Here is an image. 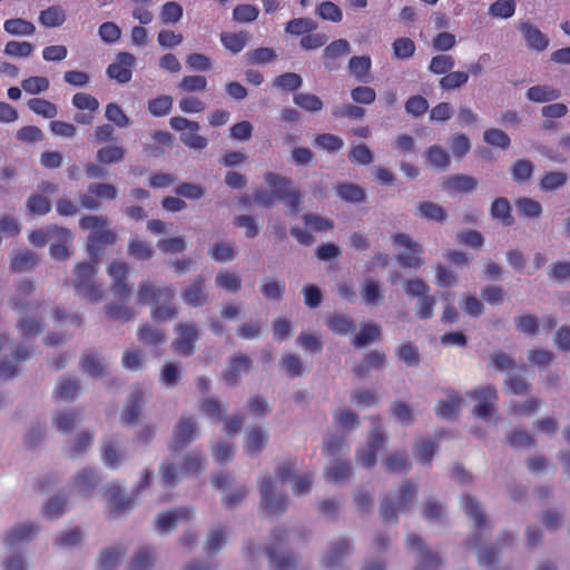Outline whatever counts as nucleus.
I'll return each mask as SVG.
<instances>
[{
	"instance_id": "nucleus-1",
	"label": "nucleus",
	"mask_w": 570,
	"mask_h": 570,
	"mask_svg": "<svg viewBox=\"0 0 570 570\" xmlns=\"http://www.w3.org/2000/svg\"><path fill=\"white\" fill-rule=\"evenodd\" d=\"M108 225L109 220L105 216H83L79 220V226L82 229L90 230L87 242L90 262L77 264L73 286L79 296L87 298L91 303L99 302L104 296L101 285L95 282L98 259L102 254L104 247L114 245L117 240L116 233L112 229H108Z\"/></svg>"
},
{
	"instance_id": "nucleus-2",
	"label": "nucleus",
	"mask_w": 570,
	"mask_h": 570,
	"mask_svg": "<svg viewBox=\"0 0 570 570\" xmlns=\"http://www.w3.org/2000/svg\"><path fill=\"white\" fill-rule=\"evenodd\" d=\"M175 295L173 286L156 287L149 281L141 282L137 292L139 304L153 305L151 317L156 322H165L178 316V309L174 305Z\"/></svg>"
},
{
	"instance_id": "nucleus-3",
	"label": "nucleus",
	"mask_w": 570,
	"mask_h": 570,
	"mask_svg": "<svg viewBox=\"0 0 570 570\" xmlns=\"http://www.w3.org/2000/svg\"><path fill=\"white\" fill-rule=\"evenodd\" d=\"M416 485L405 481L399 489L396 502L385 498L381 502L380 515L384 522H396L397 512H405L410 509L416 497Z\"/></svg>"
},
{
	"instance_id": "nucleus-4",
	"label": "nucleus",
	"mask_w": 570,
	"mask_h": 570,
	"mask_svg": "<svg viewBox=\"0 0 570 570\" xmlns=\"http://www.w3.org/2000/svg\"><path fill=\"white\" fill-rule=\"evenodd\" d=\"M264 179L275 198L284 202L293 214H297L301 210L302 194L297 189L292 188V180L289 178L268 171L265 174Z\"/></svg>"
},
{
	"instance_id": "nucleus-5",
	"label": "nucleus",
	"mask_w": 570,
	"mask_h": 570,
	"mask_svg": "<svg viewBox=\"0 0 570 570\" xmlns=\"http://www.w3.org/2000/svg\"><path fill=\"white\" fill-rule=\"evenodd\" d=\"M288 533L284 529H277L271 534V541L266 547L272 570H295L296 560L289 552H284Z\"/></svg>"
},
{
	"instance_id": "nucleus-6",
	"label": "nucleus",
	"mask_w": 570,
	"mask_h": 570,
	"mask_svg": "<svg viewBox=\"0 0 570 570\" xmlns=\"http://www.w3.org/2000/svg\"><path fill=\"white\" fill-rule=\"evenodd\" d=\"M404 291L407 295L420 298L417 304L416 315L421 320H429L433 316V308L435 306V298L429 295V285L420 279H410L404 283Z\"/></svg>"
},
{
	"instance_id": "nucleus-7",
	"label": "nucleus",
	"mask_w": 570,
	"mask_h": 570,
	"mask_svg": "<svg viewBox=\"0 0 570 570\" xmlns=\"http://www.w3.org/2000/svg\"><path fill=\"white\" fill-rule=\"evenodd\" d=\"M177 334L171 343L175 353L181 356H190L195 353V345L199 340V332L195 323L180 322L175 326Z\"/></svg>"
},
{
	"instance_id": "nucleus-8",
	"label": "nucleus",
	"mask_w": 570,
	"mask_h": 570,
	"mask_svg": "<svg viewBox=\"0 0 570 570\" xmlns=\"http://www.w3.org/2000/svg\"><path fill=\"white\" fill-rule=\"evenodd\" d=\"M35 291V285L30 279L23 278L16 285V292L9 299V306L17 313H26L40 308L43 304L42 301L32 303L30 295Z\"/></svg>"
},
{
	"instance_id": "nucleus-9",
	"label": "nucleus",
	"mask_w": 570,
	"mask_h": 570,
	"mask_svg": "<svg viewBox=\"0 0 570 570\" xmlns=\"http://www.w3.org/2000/svg\"><path fill=\"white\" fill-rule=\"evenodd\" d=\"M406 547L417 551L416 570H438L443 566V560L440 556L430 551L417 534L409 533L406 535Z\"/></svg>"
},
{
	"instance_id": "nucleus-10",
	"label": "nucleus",
	"mask_w": 570,
	"mask_h": 570,
	"mask_svg": "<svg viewBox=\"0 0 570 570\" xmlns=\"http://www.w3.org/2000/svg\"><path fill=\"white\" fill-rule=\"evenodd\" d=\"M108 274L114 295L119 299H127L132 292V286L128 283L129 265L125 262H112L108 267Z\"/></svg>"
},
{
	"instance_id": "nucleus-11",
	"label": "nucleus",
	"mask_w": 570,
	"mask_h": 570,
	"mask_svg": "<svg viewBox=\"0 0 570 570\" xmlns=\"http://www.w3.org/2000/svg\"><path fill=\"white\" fill-rule=\"evenodd\" d=\"M386 441L381 428H374L370 433L366 448L356 454L357 463L367 469L373 468L376 464L377 452L385 446Z\"/></svg>"
},
{
	"instance_id": "nucleus-12",
	"label": "nucleus",
	"mask_w": 570,
	"mask_h": 570,
	"mask_svg": "<svg viewBox=\"0 0 570 570\" xmlns=\"http://www.w3.org/2000/svg\"><path fill=\"white\" fill-rule=\"evenodd\" d=\"M262 505L267 514H282L285 512L288 499L285 494L275 495L274 481L271 478H264L261 483Z\"/></svg>"
},
{
	"instance_id": "nucleus-13",
	"label": "nucleus",
	"mask_w": 570,
	"mask_h": 570,
	"mask_svg": "<svg viewBox=\"0 0 570 570\" xmlns=\"http://www.w3.org/2000/svg\"><path fill=\"white\" fill-rule=\"evenodd\" d=\"M136 58L130 52H119L112 63L107 67V76L119 83H127L132 78Z\"/></svg>"
},
{
	"instance_id": "nucleus-14",
	"label": "nucleus",
	"mask_w": 570,
	"mask_h": 570,
	"mask_svg": "<svg viewBox=\"0 0 570 570\" xmlns=\"http://www.w3.org/2000/svg\"><path fill=\"white\" fill-rule=\"evenodd\" d=\"M393 243L397 246H403L410 250L409 255H399L397 261L403 267H420L424 261L419 255L423 253L422 247L413 242V239L403 233H397L392 236Z\"/></svg>"
},
{
	"instance_id": "nucleus-15",
	"label": "nucleus",
	"mask_w": 570,
	"mask_h": 570,
	"mask_svg": "<svg viewBox=\"0 0 570 570\" xmlns=\"http://www.w3.org/2000/svg\"><path fill=\"white\" fill-rule=\"evenodd\" d=\"M470 397L478 401L473 413L482 419H489L494 412L498 392L494 385H488L470 393Z\"/></svg>"
},
{
	"instance_id": "nucleus-16",
	"label": "nucleus",
	"mask_w": 570,
	"mask_h": 570,
	"mask_svg": "<svg viewBox=\"0 0 570 570\" xmlns=\"http://www.w3.org/2000/svg\"><path fill=\"white\" fill-rule=\"evenodd\" d=\"M197 435V423L193 416H181L174 429L173 448L183 449L191 443Z\"/></svg>"
},
{
	"instance_id": "nucleus-17",
	"label": "nucleus",
	"mask_w": 570,
	"mask_h": 570,
	"mask_svg": "<svg viewBox=\"0 0 570 570\" xmlns=\"http://www.w3.org/2000/svg\"><path fill=\"white\" fill-rule=\"evenodd\" d=\"M69 240L71 233L63 227L50 225L47 228L36 229L29 234V240L37 247L45 246L50 239Z\"/></svg>"
},
{
	"instance_id": "nucleus-18",
	"label": "nucleus",
	"mask_w": 570,
	"mask_h": 570,
	"mask_svg": "<svg viewBox=\"0 0 570 570\" xmlns=\"http://www.w3.org/2000/svg\"><path fill=\"white\" fill-rule=\"evenodd\" d=\"M205 287L203 276L195 278L181 293L184 303L191 307L203 306L208 299Z\"/></svg>"
},
{
	"instance_id": "nucleus-19",
	"label": "nucleus",
	"mask_w": 570,
	"mask_h": 570,
	"mask_svg": "<svg viewBox=\"0 0 570 570\" xmlns=\"http://www.w3.org/2000/svg\"><path fill=\"white\" fill-rule=\"evenodd\" d=\"M351 47L347 40L338 39L325 47L323 52L324 66L328 71L338 69V58L350 53Z\"/></svg>"
},
{
	"instance_id": "nucleus-20",
	"label": "nucleus",
	"mask_w": 570,
	"mask_h": 570,
	"mask_svg": "<svg viewBox=\"0 0 570 570\" xmlns=\"http://www.w3.org/2000/svg\"><path fill=\"white\" fill-rule=\"evenodd\" d=\"M193 510L190 508H179L167 511L157 517V530L159 532H169L174 530L178 521H187L191 518Z\"/></svg>"
},
{
	"instance_id": "nucleus-21",
	"label": "nucleus",
	"mask_w": 570,
	"mask_h": 570,
	"mask_svg": "<svg viewBox=\"0 0 570 570\" xmlns=\"http://www.w3.org/2000/svg\"><path fill=\"white\" fill-rule=\"evenodd\" d=\"M107 494L109 497V514L111 517H118L132 509L134 500L121 495L120 488L116 484L108 485Z\"/></svg>"
},
{
	"instance_id": "nucleus-22",
	"label": "nucleus",
	"mask_w": 570,
	"mask_h": 570,
	"mask_svg": "<svg viewBox=\"0 0 570 570\" xmlns=\"http://www.w3.org/2000/svg\"><path fill=\"white\" fill-rule=\"evenodd\" d=\"M443 187L449 193H471L478 187V180L470 175L455 174L444 178Z\"/></svg>"
},
{
	"instance_id": "nucleus-23",
	"label": "nucleus",
	"mask_w": 570,
	"mask_h": 570,
	"mask_svg": "<svg viewBox=\"0 0 570 570\" xmlns=\"http://www.w3.org/2000/svg\"><path fill=\"white\" fill-rule=\"evenodd\" d=\"M350 551L351 546L345 539H341L332 543L327 553L323 558L324 567L328 570L335 569L348 556Z\"/></svg>"
},
{
	"instance_id": "nucleus-24",
	"label": "nucleus",
	"mask_w": 570,
	"mask_h": 570,
	"mask_svg": "<svg viewBox=\"0 0 570 570\" xmlns=\"http://www.w3.org/2000/svg\"><path fill=\"white\" fill-rule=\"evenodd\" d=\"M519 30L522 32L525 42L530 49L543 51L549 45V39L540 29L530 22H521Z\"/></svg>"
},
{
	"instance_id": "nucleus-25",
	"label": "nucleus",
	"mask_w": 570,
	"mask_h": 570,
	"mask_svg": "<svg viewBox=\"0 0 570 570\" xmlns=\"http://www.w3.org/2000/svg\"><path fill=\"white\" fill-rule=\"evenodd\" d=\"M252 365V361L246 355H237L233 356L229 361V364L224 372L225 382L234 386L238 383L239 377L243 372H247Z\"/></svg>"
},
{
	"instance_id": "nucleus-26",
	"label": "nucleus",
	"mask_w": 570,
	"mask_h": 570,
	"mask_svg": "<svg viewBox=\"0 0 570 570\" xmlns=\"http://www.w3.org/2000/svg\"><path fill=\"white\" fill-rule=\"evenodd\" d=\"M138 341L147 347L158 348L166 342V334L163 330L151 326L149 324H142L139 326L137 332Z\"/></svg>"
},
{
	"instance_id": "nucleus-27",
	"label": "nucleus",
	"mask_w": 570,
	"mask_h": 570,
	"mask_svg": "<svg viewBox=\"0 0 570 570\" xmlns=\"http://www.w3.org/2000/svg\"><path fill=\"white\" fill-rule=\"evenodd\" d=\"M220 42L226 50L232 52L233 55H237L247 46L250 39V35L246 31L230 32L223 31L220 32Z\"/></svg>"
},
{
	"instance_id": "nucleus-28",
	"label": "nucleus",
	"mask_w": 570,
	"mask_h": 570,
	"mask_svg": "<svg viewBox=\"0 0 570 570\" xmlns=\"http://www.w3.org/2000/svg\"><path fill=\"white\" fill-rule=\"evenodd\" d=\"M39 527L35 523H21L9 530L4 537L7 544L30 541L38 533Z\"/></svg>"
},
{
	"instance_id": "nucleus-29",
	"label": "nucleus",
	"mask_w": 570,
	"mask_h": 570,
	"mask_svg": "<svg viewBox=\"0 0 570 570\" xmlns=\"http://www.w3.org/2000/svg\"><path fill=\"white\" fill-rule=\"evenodd\" d=\"M144 405V393L141 391H135L130 394L121 415L122 422L126 424L136 423L137 419L141 413Z\"/></svg>"
},
{
	"instance_id": "nucleus-30",
	"label": "nucleus",
	"mask_w": 570,
	"mask_h": 570,
	"mask_svg": "<svg viewBox=\"0 0 570 570\" xmlns=\"http://www.w3.org/2000/svg\"><path fill=\"white\" fill-rule=\"evenodd\" d=\"M490 213L493 219L501 222L504 226H511L514 223L510 202L504 197L493 200Z\"/></svg>"
},
{
	"instance_id": "nucleus-31",
	"label": "nucleus",
	"mask_w": 570,
	"mask_h": 570,
	"mask_svg": "<svg viewBox=\"0 0 570 570\" xmlns=\"http://www.w3.org/2000/svg\"><path fill=\"white\" fill-rule=\"evenodd\" d=\"M371 68L370 56H354L348 61L350 72L361 82L368 80Z\"/></svg>"
},
{
	"instance_id": "nucleus-32",
	"label": "nucleus",
	"mask_w": 570,
	"mask_h": 570,
	"mask_svg": "<svg viewBox=\"0 0 570 570\" xmlns=\"http://www.w3.org/2000/svg\"><path fill=\"white\" fill-rule=\"evenodd\" d=\"M561 92L559 89L550 86H533L527 91V98L533 102H548L559 99Z\"/></svg>"
},
{
	"instance_id": "nucleus-33",
	"label": "nucleus",
	"mask_w": 570,
	"mask_h": 570,
	"mask_svg": "<svg viewBox=\"0 0 570 570\" xmlns=\"http://www.w3.org/2000/svg\"><path fill=\"white\" fill-rule=\"evenodd\" d=\"M267 433L261 428H253L248 431L245 441V450L247 453L255 455L259 453L267 442Z\"/></svg>"
},
{
	"instance_id": "nucleus-34",
	"label": "nucleus",
	"mask_w": 570,
	"mask_h": 570,
	"mask_svg": "<svg viewBox=\"0 0 570 570\" xmlns=\"http://www.w3.org/2000/svg\"><path fill=\"white\" fill-rule=\"evenodd\" d=\"M79 390L78 380L63 379L55 390V397L58 401L71 402L78 396Z\"/></svg>"
},
{
	"instance_id": "nucleus-35",
	"label": "nucleus",
	"mask_w": 570,
	"mask_h": 570,
	"mask_svg": "<svg viewBox=\"0 0 570 570\" xmlns=\"http://www.w3.org/2000/svg\"><path fill=\"white\" fill-rule=\"evenodd\" d=\"M66 14L60 6H51L39 14V22L47 28H56L63 24Z\"/></svg>"
},
{
	"instance_id": "nucleus-36",
	"label": "nucleus",
	"mask_w": 570,
	"mask_h": 570,
	"mask_svg": "<svg viewBox=\"0 0 570 570\" xmlns=\"http://www.w3.org/2000/svg\"><path fill=\"white\" fill-rule=\"evenodd\" d=\"M326 325L334 334L346 335L355 330L353 320L347 315H333L326 318Z\"/></svg>"
},
{
	"instance_id": "nucleus-37",
	"label": "nucleus",
	"mask_w": 570,
	"mask_h": 570,
	"mask_svg": "<svg viewBox=\"0 0 570 570\" xmlns=\"http://www.w3.org/2000/svg\"><path fill=\"white\" fill-rule=\"evenodd\" d=\"M126 553V548L121 546H116L109 549L101 551L98 566L100 570H112L120 558Z\"/></svg>"
},
{
	"instance_id": "nucleus-38",
	"label": "nucleus",
	"mask_w": 570,
	"mask_h": 570,
	"mask_svg": "<svg viewBox=\"0 0 570 570\" xmlns=\"http://www.w3.org/2000/svg\"><path fill=\"white\" fill-rule=\"evenodd\" d=\"M3 29L11 36H32L36 32L35 24L22 18L6 20Z\"/></svg>"
},
{
	"instance_id": "nucleus-39",
	"label": "nucleus",
	"mask_w": 570,
	"mask_h": 570,
	"mask_svg": "<svg viewBox=\"0 0 570 570\" xmlns=\"http://www.w3.org/2000/svg\"><path fill=\"white\" fill-rule=\"evenodd\" d=\"M27 106L30 111L43 118L52 119L58 114L57 106L43 98H31L28 100Z\"/></svg>"
},
{
	"instance_id": "nucleus-40",
	"label": "nucleus",
	"mask_w": 570,
	"mask_h": 570,
	"mask_svg": "<svg viewBox=\"0 0 570 570\" xmlns=\"http://www.w3.org/2000/svg\"><path fill=\"white\" fill-rule=\"evenodd\" d=\"M466 544L470 548L476 549V556H478V561H479L480 566L492 567L498 562L499 556H498L497 550L493 547L479 549V537L478 535H474V538L469 540Z\"/></svg>"
},
{
	"instance_id": "nucleus-41",
	"label": "nucleus",
	"mask_w": 570,
	"mask_h": 570,
	"mask_svg": "<svg viewBox=\"0 0 570 570\" xmlns=\"http://www.w3.org/2000/svg\"><path fill=\"white\" fill-rule=\"evenodd\" d=\"M80 421V413L76 410L59 412L55 417L57 429L66 434H69Z\"/></svg>"
},
{
	"instance_id": "nucleus-42",
	"label": "nucleus",
	"mask_w": 570,
	"mask_h": 570,
	"mask_svg": "<svg viewBox=\"0 0 570 570\" xmlns=\"http://www.w3.org/2000/svg\"><path fill=\"white\" fill-rule=\"evenodd\" d=\"M461 397L458 393L449 394L448 400L440 401L436 406V414L442 419H453L460 410Z\"/></svg>"
},
{
	"instance_id": "nucleus-43",
	"label": "nucleus",
	"mask_w": 570,
	"mask_h": 570,
	"mask_svg": "<svg viewBox=\"0 0 570 570\" xmlns=\"http://www.w3.org/2000/svg\"><path fill=\"white\" fill-rule=\"evenodd\" d=\"M361 294L364 302L371 306L377 305L383 299V293L380 289L379 283L371 277L364 279Z\"/></svg>"
},
{
	"instance_id": "nucleus-44",
	"label": "nucleus",
	"mask_w": 570,
	"mask_h": 570,
	"mask_svg": "<svg viewBox=\"0 0 570 570\" xmlns=\"http://www.w3.org/2000/svg\"><path fill=\"white\" fill-rule=\"evenodd\" d=\"M155 562V551L149 547H141L129 564V570H148Z\"/></svg>"
},
{
	"instance_id": "nucleus-45",
	"label": "nucleus",
	"mask_w": 570,
	"mask_h": 570,
	"mask_svg": "<svg viewBox=\"0 0 570 570\" xmlns=\"http://www.w3.org/2000/svg\"><path fill=\"white\" fill-rule=\"evenodd\" d=\"M317 29V23L311 18H294L286 23L285 31L293 36H304Z\"/></svg>"
},
{
	"instance_id": "nucleus-46",
	"label": "nucleus",
	"mask_w": 570,
	"mask_h": 570,
	"mask_svg": "<svg viewBox=\"0 0 570 570\" xmlns=\"http://www.w3.org/2000/svg\"><path fill=\"white\" fill-rule=\"evenodd\" d=\"M39 263L37 254L24 250L18 253L12 259H11V269L13 272H27L36 267Z\"/></svg>"
},
{
	"instance_id": "nucleus-47",
	"label": "nucleus",
	"mask_w": 570,
	"mask_h": 570,
	"mask_svg": "<svg viewBox=\"0 0 570 570\" xmlns=\"http://www.w3.org/2000/svg\"><path fill=\"white\" fill-rule=\"evenodd\" d=\"M352 475V466L350 462L340 461L328 466L325 472V478L334 483L346 481Z\"/></svg>"
},
{
	"instance_id": "nucleus-48",
	"label": "nucleus",
	"mask_w": 570,
	"mask_h": 570,
	"mask_svg": "<svg viewBox=\"0 0 570 570\" xmlns=\"http://www.w3.org/2000/svg\"><path fill=\"white\" fill-rule=\"evenodd\" d=\"M337 196L347 203H361L365 199V191L354 184H340L336 186Z\"/></svg>"
},
{
	"instance_id": "nucleus-49",
	"label": "nucleus",
	"mask_w": 570,
	"mask_h": 570,
	"mask_svg": "<svg viewBox=\"0 0 570 570\" xmlns=\"http://www.w3.org/2000/svg\"><path fill=\"white\" fill-rule=\"evenodd\" d=\"M105 311L109 320L124 323L132 321L136 316L135 311L125 304L110 303L106 306Z\"/></svg>"
},
{
	"instance_id": "nucleus-50",
	"label": "nucleus",
	"mask_w": 570,
	"mask_h": 570,
	"mask_svg": "<svg viewBox=\"0 0 570 570\" xmlns=\"http://www.w3.org/2000/svg\"><path fill=\"white\" fill-rule=\"evenodd\" d=\"M426 160L432 166L439 168V169H446L450 165V155L449 153L442 148L439 145H433L429 147V149L425 153Z\"/></svg>"
},
{
	"instance_id": "nucleus-51",
	"label": "nucleus",
	"mask_w": 570,
	"mask_h": 570,
	"mask_svg": "<svg viewBox=\"0 0 570 570\" xmlns=\"http://www.w3.org/2000/svg\"><path fill=\"white\" fill-rule=\"evenodd\" d=\"M386 470L392 473L405 472L411 468L410 460L405 452H394L384 460Z\"/></svg>"
},
{
	"instance_id": "nucleus-52",
	"label": "nucleus",
	"mask_w": 570,
	"mask_h": 570,
	"mask_svg": "<svg viewBox=\"0 0 570 570\" xmlns=\"http://www.w3.org/2000/svg\"><path fill=\"white\" fill-rule=\"evenodd\" d=\"M417 210L419 216L428 220L443 222L448 216L442 206L432 202L421 203Z\"/></svg>"
},
{
	"instance_id": "nucleus-53",
	"label": "nucleus",
	"mask_w": 570,
	"mask_h": 570,
	"mask_svg": "<svg viewBox=\"0 0 570 570\" xmlns=\"http://www.w3.org/2000/svg\"><path fill=\"white\" fill-rule=\"evenodd\" d=\"M98 483V476L91 469L81 470L75 478V485L79 492L88 494Z\"/></svg>"
},
{
	"instance_id": "nucleus-54",
	"label": "nucleus",
	"mask_w": 570,
	"mask_h": 570,
	"mask_svg": "<svg viewBox=\"0 0 570 570\" xmlns=\"http://www.w3.org/2000/svg\"><path fill=\"white\" fill-rule=\"evenodd\" d=\"M17 327L22 337H35L42 332V321L27 315L18 322Z\"/></svg>"
},
{
	"instance_id": "nucleus-55",
	"label": "nucleus",
	"mask_w": 570,
	"mask_h": 570,
	"mask_svg": "<svg viewBox=\"0 0 570 570\" xmlns=\"http://www.w3.org/2000/svg\"><path fill=\"white\" fill-rule=\"evenodd\" d=\"M469 80V72L465 71H450L445 76H443L440 81L439 86L444 90H454L463 85H465Z\"/></svg>"
},
{
	"instance_id": "nucleus-56",
	"label": "nucleus",
	"mask_w": 570,
	"mask_h": 570,
	"mask_svg": "<svg viewBox=\"0 0 570 570\" xmlns=\"http://www.w3.org/2000/svg\"><path fill=\"white\" fill-rule=\"evenodd\" d=\"M314 144L315 147L328 153L338 151L344 146V141L341 137L327 132L316 135Z\"/></svg>"
},
{
	"instance_id": "nucleus-57",
	"label": "nucleus",
	"mask_w": 570,
	"mask_h": 570,
	"mask_svg": "<svg viewBox=\"0 0 570 570\" xmlns=\"http://www.w3.org/2000/svg\"><path fill=\"white\" fill-rule=\"evenodd\" d=\"M178 88L183 92H202L207 88V79L200 75L185 76L178 83Z\"/></svg>"
},
{
	"instance_id": "nucleus-58",
	"label": "nucleus",
	"mask_w": 570,
	"mask_h": 570,
	"mask_svg": "<svg viewBox=\"0 0 570 570\" xmlns=\"http://www.w3.org/2000/svg\"><path fill=\"white\" fill-rule=\"evenodd\" d=\"M436 451L438 445L434 441L421 440L416 443L413 453L417 461L430 464Z\"/></svg>"
},
{
	"instance_id": "nucleus-59",
	"label": "nucleus",
	"mask_w": 570,
	"mask_h": 570,
	"mask_svg": "<svg viewBox=\"0 0 570 570\" xmlns=\"http://www.w3.org/2000/svg\"><path fill=\"white\" fill-rule=\"evenodd\" d=\"M294 102L303 110L317 112L323 108V101L313 94L299 92L294 96Z\"/></svg>"
},
{
	"instance_id": "nucleus-60",
	"label": "nucleus",
	"mask_w": 570,
	"mask_h": 570,
	"mask_svg": "<svg viewBox=\"0 0 570 570\" xmlns=\"http://www.w3.org/2000/svg\"><path fill=\"white\" fill-rule=\"evenodd\" d=\"M392 49L394 58L404 60L414 55L415 43L411 38L402 37L393 41Z\"/></svg>"
},
{
	"instance_id": "nucleus-61",
	"label": "nucleus",
	"mask_w": 570,
	"mask_h": 570,
	"mask_svg": "<svg viewBox=\"0 0 570 570\" xmlns=\"http://www.w3.org/2000/svg\"><path fill=\"white\" fill-rule=\"evenodd\" d=\"M173 107V98L168 95H161L148 101V111L155 117L168 115Z\"/></svg>"
},
{
	"instance_id": "nucleus-62",
	"label": "nucleus",
	"mask_w": 570,
	"mask_h": 570,
	"mask_svg": "<svg viewBox=\"0 0 570 570\" xmlns=\"http://www.w3.org/2000/svg\"><path fill=\"white\" fill-rule=\"evenodd\" d=\"M215 283L227 292L236 293L242 287V279L233 272H220L216 275Z\"/></svg>"
},
{
	"instance_id": "nucleus-63",
	"label": "nucleus",
	"mask_w": 570,
	"mask_h": 570,
	"mask_svg": "<svg viewBox=\"0 0 570 570\" xmlns=\"http://www.w3.org/2000/svg\"><path fill=\"white\" fill-rule=\"evenodd\" d=\"M380 335L381 330L376 324H365L361 332L353 338V345L355 347H363L377 340Z\"/></svg>"
},
{
	"instance_id": "nucleus-64",
	"label": "nucleus",
	"mask_w": 570,
	"mask_h": 570,
	"mask_svg": "<svg viewBox=\"0 0 570 570\" xmlns=\"http://www.w3.org/2000/svg\"><path fill=\"white\" fill-rule=\"evenodd\" d=\"M316 13L321 19L332 22H341L343 19L341 8L330 0L321 2L316 9Z\"/></svg>"
}]
</instances>
